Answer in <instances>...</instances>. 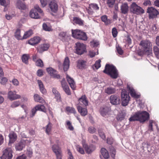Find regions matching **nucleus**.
I'll list each match as a JSON object with an SVG mask.
<instances>
[{"label": "nucleus", "mask_w": 159, "mask_h": 159, "mask_svg": "<svg viewBox=\"0 0 159 159\" xmlns=\"http://www.w3.org/2000/svg\"><path fill=\"white\" fill-rule=\"evenodd\" d=\"M110 103L113 105H117L120 104V100L119 96L116 95H111L110 98Z\"/></svg>", "instance_id": "4468645a"}, {"label": "nucleus", "mask_w": 159, "mask_h": 159, "mask_svg": "<svg viewBox=\"0 0 159 159\" xmlns=\"http://www.w3.org/2000/svg\"><path fill=\"white\" fill-rule=\"evenodd\" d=\"M7 81V79L6 77H2L1 79L0 83L1 84L4 85L5 84Z\"/></svg>", "instance_id": "774afa93"}, {"label": "nucleus", "mask_w": 159, "mask_h": 159, "mask_svg": "<svg viewBox=\"0 0 159 159\" xmlns=\"http://www.w3.org/2000/svg\"><path fill=\"white\" fill-rule=\"evenodd\" d=\"M89 7L94 10H98L99 9L98 5L95 3H91L89 5Z\"/></svg>", "instance_id": "49530a36"}, {"label": "nucleus", "mask_w": 159, "mask_h": 159, "mask_svg": "<svg viewBox=\"0 0 159 159\" xmlns=\"http://www.w3.org/2000/svg\"><path fill=\"white\" fill-rule=\"evenodd\" d=\"M149 118V114L146 111H139L132 116L129 118V121H139L144 122Z\"/></svg>", "instance_id": "f257e3e1"}, {"label": "nucleus", "mask_w": 159, "mask_h": 159, "mask_svg": "<svg viewBox=\"0 0 159 159\" xmlns=\"http://www.w3.org/2000/svg\"><path fill=\"white\" fill-rule=\"evenodd\" d=\"M98 133L100 137L103 140L106 138V136L102 130H99Z\"/></svg>", "instance_id": "680f3d73"}, {"label": "nucleus", "mask_w": 159, "mask_h": 159, "mask_svg": "<svg viewBox=\"0 0 159 159\" xmlns=\"http://www.w3.org/2000/svg\"><path fill=\"white\" fill-rule=\"evenodd\" d=\"M37 11L40 13L43 12L42 11L39 6L38 5H36L34 8L32 9L30 12V16L31 18L34 19L39 18V16L37 12Z\"/></svg>", "instance_id": "423d86ee"}, {"label": "nucleus", "mask_w": 159, "mask_h": 159, "mask_svg": "<svg viewBox=\"0 0 159 159\" xmlns=\"http://www.w3.org/2000/svg\"><path fill=\"white\" fill-rule=\"evenodd\" d=\"M76 149L78 152L81 154H83L84 153V152L83 149L80 145H77L76 146Z\"/></svg>", "instance_id": "3c124183"}, {"label": "nucleus", "mask_w": 159, "mask_h": 159, "mask_svg": "<svg viewBox=\"0 0 159 159\" xmlns=\"http://www.w3.org/2000/svg\"><path fill=\"white\" fill-rule=\"evenodd\" d=\"M40 40V39L39 37H34L29 40L28 43L32 45H34L39 43Z\"/></svg>", "instance_id": "4be33fe9"}, {"label": "nucleus", "mask_w": 159, "mask_h": 159, "mask_svg": "<svg viewBox=\"0 0 159 159\" xmlns=\"http://www.w3.org/2000/svg\"><path fill=\"white\" fill-rule=\"evenodd\" d=\"M53 152L55 153L57 159H61L62 155V152L58 145L54 144L52 146Z\"/></svg>", "instance_id": "9d476101"}, {"label": "nucleus", "mask_w": 159, "mask_h": 159, "mask_svg": "<svg viewBox=\"0 0 159 159\" xmlns=\"http://www.w3.org/2000/svg\"><path fill=\"white\" fill-rule=\"evenodd\" d=\"M35 64L37 66L40 67H42L43 66V62L40 59L36 61Z\"/></svg>", "instance_id": "6e6d98bb"}, {"label": "nucleus", "mask_w": 159, "mask_h": 159, "mask_svg": "<svg viewBox=\"0 0 159 159\" xmlns=\"http://www.w3.org/2000/svg\"><path fill=\"white\" fill-rule=\"evenodd\" d=\"M46 70L48 73L53 78L57 79L60 78V76L59 75L57 74V71L52 68H47Z\"/></svg>", "instance_id": "2eb2a0df"}, {"label": "nucleus", "mask_w": 159, "mask_h": 159, "mask_svg": "<svg viewBox=\"0 0 159 159\" xmlns=\"http://www.w3.org/2000/svg\"><path fill=\"white\" fill-rule=\"evenodd\" d=\"M129 10V7L127 3H122L120 7V10L121 12L123 14L128 13Z\"/></svg>", "instance_id": "412c9836"}, {"label": "nucleus", "mask_w": 159, "mask_h": 159, "mask_svg": "<svg viewBox=\"0 0 159 159\" xmlns=\"http://www.w3.org/2000/svg\"><path fill=\"white\" fill-rule=\"evenodd\" d=\"M82 143L86 153L88 154L91 153L95 149V147L93 145H91L88 146L86 143V141L84 139L82 140Z\"/></svg>", "instance_id": "f8f14e48"}, {"label": "nucleus", "mask_w": 159, "mask_h": 159, "mask_svg": "<svg viewBox=\"0 0 159 159\" xmlns=\"http://www.w3.org/2000/svg\"><path fill=\"white\" fill-rule=\"evenodd\" d=\"M67 36L66 33L64 32H61L59 33L58 38L62 41H65L66 40V38Z\"/></svg>", "instance_id": "37998d69"}, {"label": "nucleus", "mask_w": 159, "mask_h": 159, "mask_svg": "<svg viewBox=\"0 0 159 159\" xmlns=\"http://www.w3.org/2000/svg\"><path fill=\"white\" fill-rule=\"evenodd\" d=\"M101 60H98L95 62V64L93 66L95 67V68L97 69H98L101 66L100 64Z\"/></svg>", "instance_id": "052dcab7"}, {"label": "nucleus", "mask_w": 159, "mask_h": 159, "mask_svg": "<svg viewBox=\"0 0 159 159\" xmlns=\"http://www.w3.org/2000/svg\"><path fill=\"white\" fill-rule=\"evenodd\" d=\"M76 53L78 55H81L86 51V46L83 43H77L75 44Z\"/></svg>", "instance_id": "1a4fd4ad"}, {"label": "nucleus", "mask_w": 159, "mask_h": 159, "mask_svg": "<svg viewBox=\"0 0 159 159\" xmlns=\"http://www.w3.org/2000/svg\"><path fill=\"white\" fill-rule=\"evenodd\" d=\"M70 61L69 58L68 57L65 58L63 64V68L64 71H67L69 68L70 65Z\"/></svg>", "instance_id": "473e14b6"}, {"label": "nucleus", "mask_w": 159, "mask_h": 159, "mask_svg": "<svg viewBox=\"0 0 159 159\" xmlns=\"http://www.w3.org/2000/svg\"><path fill=\"white\" fill-rule=\"evenodd\" d=\"M9 4V1L7 0L6 1L5 0H0V4L5 7H6Z\"/></svg>", "instance_id": "864d4df0"}, {"label": "nucleus", "mask_w": 159, "mask_h": 159, "mask_svg": "<svg viewBox=\"0 0 159 159\" xmlns=\"http://www.w3.org/2000/svg\"><path fill=\"white\" fill-rule=\"evenodd\" d=\"M86 61L82 59H80L77 61V66L80 69H83L86 66Z\"/></svg>", "instance_id": "393cba45"}, {"label": "nucleus", "mask_w": 159, "mask_h": 159, "mask_svg": "<svg viewBox=\"0 0 159 159\" xmlns=\"http://www.w3.org/2000/svg\"><path fill=\"white\" fill-rule=\"evenodd\" d=\"M116 0H107V3L108 6L111 7L114 4Z\"/></svg>", "instance_id": "bf43d9fd"}, {"label": "nucleus", "mask_w": 159, "mask_h": 159, "mask_svg": "<svg viewBox=\"0 0 159 159\" xmlns=\"http://www.w3.org/2000/svg\"><path fill=\"white\" fill-rule=\"evenodd\" d=\"M43 29L46 31H51L52 30V28L49 26H48L46 24H43Z\"/></svg>", "instance_id": "5fc2aeb1"}, {"label": "nucleus", "mask_w": 159, "mask_h": 159, "mask_svg": "<svg viewBox=\"0 0 159 159\" xmlns=\"http://www.w3.org/2000/svg\"><path fill=\"white\" fill-rule=\"evenodd\" d=\"M40 91L43 94H45L46 93V89L44 88V86L41 80H38L37 81Z\"/></svg>", "instance_id": "a878e982"}, {"label": "nucleus", "mask_w": 159, "mask_h": 159, "mask_svg": "<svg viewBox=\"0 0 159 159\" xmlns=\"http://www.w3.org/2000/svg\"><path fill=\"white\" fill-rule=\"evenodd\" d=\"M20 104V102L19 101H15L12 103L11 107L12 108H15L18 107Z\"/></svg>", "instance_id": "4d7b16f0"}, {"label": "nucleus", "mask_w": 159, "mask_h": 159, "mask_svg": "<svg viewBox=\"0 0 159 159\" xmlns=\"http://www.w3.org/2000/svg\"><path fill=\"white\" fill-rule=\"evenodd\" d=\"M16 91H9L8 93V98L11 100L20 98V96L16 94Z\"/></svg>", "instance_id": "f3484780"}, {"label": "nucleus", "mask_w": 159, "mask_h": 159, "mask_svg": "<svg viewBox=\"0 0 159 159\" xmlns=\"http://www.w3.org/2000/svg\"><path fill=\"white\" fill-rule=\"evenodd\" d=\"M101 155L100 157L101 159H107L109 157V155L107 151L104 148H102L101 150Z\"/></svg>", "instance_id": "6ab92c4d"}, {"label": "nucleus", "mask_w": 159, "mask_h": 159, "mask_svg": "<svg viewBox=\"0 0 159 159\" xmlns=\"http://www.w3.org/2000/svg\"><path fill=\"white\" fill-rule=\"evenodd\" d=\"M49 7L51 11L56 12L57 10L58 6L57 3L54 1H52L49 4Z\"/></svg>", "instance_id": "5701e85b"}, {"label": "nucleus", "mask_w": 159, "mask_h": 159, "mask_svg": "<svg viewBox=\"0 0 159 159\" xmlns=\"http://www.w3.org/2000/svg\"><path fill=\"white\" fill-rule=\"evenodd\" d=\"M66 126L67 129L71 131H73L74 129V127L73 126L71 123L69 121H66Z\"/></svg>", "instance_id": "a18cd8bd"}, {"label": "nucleus", "mask_w": 159, "mask_h": 159, "mask_svg": "<svg viewBox=\"0 0 159 159\" xmlns=\"http://www.w3.org/2000/svg\"><path fill=\"white\" fill-rule=\"evenodd\" d=\"M103 72L108 75L113 79H116L118 76L117 70L113 65L106 64Z\"/></svg>", "instance_id": "7ed1b4c3"}, {"label": "nucleus", "mask_w": 159, "mask_h": 159, "mask_svg": "<svg viewBox=\"0 0 159 159\" xmlns=\"http://www.w3.org/2000/svg\"><path fill=\"white\" fill-rule=\"evenodd\" d=\"M52 125V124L49 122L45 127V131L48 135L50 134L51 133Z\"/></svg>", "instance_id": "4c0bfd02"}, {"label": "nucleus", "mask_w": 159, "mask_h": 159, "mask_svg": "<svg viewBox=\"0 0 159 159\" xmlns=\"http://www.w3.org/2000/svg\"><path fill=\"white\" fill-rule=\"evenodd\" d=\"M112 34L114 37H116L117 34V31L115 28H113L112 29Z\"/></svg>", "instance_id": "338daca9"}, {"label": "nucleus", "mask_w": 159, "mask_h": 159, "mask_svg": "<svg viewBox=\"0 0 159 159\" xmlns=\"http://www.w3.org/2000/svg\"><path fill=\"white\" fill-rule=\"evenodd\" d=\"M33 140V139L32 138L29 139H26L25 140L23 139L22 140V141H25L24 142V143L25 144V146L26 145H28L29 144L30 142L32 141Z\"/></svg>", "instance_id": "69168bd1"}, {"label": "nucleus", "mask_w": 159, "mask_h": 159, "mask_svg": "<svg viewBox=\"0 0 159 159\" xmlns=\"http://www.w3.org/2000/svg\"><path fill=\"white\" fill-rule=\"evenodd\" d=\"M101 19L102 21L104 22L106 25L109 24L111 23V20L109 19H107V16L106 15L102 16Z\"/></svg>", "instance_id": "79ce46f5"}, {"label": "nucleus", "mask_w": 159, "mask_h": 159, "mask_svg": "<svg viewBox=\"0 0 159 159\" xmlns=\"http://www.w3.org/2000/svg\"><path fill=\"white\" fill-rule=\"evenodd\" d=\"M66 78L71 88L73 90L75 89L76 86L75 82L73 78L70 77L67 74L66 75Z\"/></svg>", "instance_id": "aec40b11"}, {"label": "nucleus", "mask_w": 159, "mask_h": 159, "mask_svg": "<svg viewBox=\"0 0 159 159\" xmlns=\"http://www.w3.org/2000/svg\"><path fill=\"white\" fill-rule=\"evenodd\" d=\"M25 142L24 141L21 140L20 141L16 144L15 145V149L16 150L21 151L25 147V144L24 143Z\"/></svg>", "instance_id": "b1692460"}, {"label": "nucleus", "mask_w": 159, "mask_h": 159, "mask_svg": "<svg viewBox=\"0 0 159 159\" xmlns=\"http://www.w3.org/2000/svg\"><path fill=\"white\" fill-rule=\"evenodd\" d=\"M72 36L75 38L85 41L87 39V37L85 33L83 31L75 30H72Z\"/></svg>", "instance_id": "39448f33"}, {"label": "nucleus", "mask_w": 159, "mask_h": 159, "mask_svg": "<svg viewBox=\"0 0 159 159\" xmlns=\"http://www.w3.org/2000/svg\"><path fill=\"white\" fill-rule=\"evenodd\" d=\"M126 114V111L125 110L120 111L117 117V119L119 121L122 120L124 119Z\"/></svg>", "instance_id": "c85d7f7f"}, {"label": "nucleus", "mask_w": 159, "mask_h": 159, "mask_svg": "<svg viewBox=\"0 0 159 159\" xmlns=\"http://www.w3.org/2000/svg\"><path fill=\"white\" fill-rule=\"evenodd\" d=\"M16 5L17 7L20 9L25 10L26 9V6L23 3H22L21 1H18L17 2Z\"/></svg>", "instance_id": "c9c22d12"}, {"label": "nucleus", "mask_w": 159, "mask_h": 159, "mask_svg": "<svg viewBox=\"0 0 159 159\" xmlns=\"http://www.w3.org/2000/svg\"><path fill=\"white\" fill-rule=\"evenodd\" d=\"M34 101L36 102L42 103L45 102V101L38 94H34Z\"/></svg>", "instance_id": "72a5a7b5"}, {"label": "nucleus", "mask_w": 159, "mask_h": 159, "mask_svg": "<svg viewBox=\"0 0 159 159\" xmlns=\"http://www.w3.org/2000/svg\"><path fill=\"white\" fill-rule=\"evenodd\" d=\"M15 36L18 40H22L23 39L20 35V31L19 29H17L15 33Z\"/></svg>", "instance_id": "c03bdc74"}, {"label": "nucleus", "mask_w": 159, "mask_h": 159, "mask_svg": "<svg viewBox=\"0 0 159 159\" xmlns=\"http://www.w3.org/2000/svg\"><path fill=\"white\" fill-rule=\"evenodd\" d=\"M73 21L74 23L80 25H83V20L79 18L76 17H74L73 19Z\"/></svg>", "instance_id": "a19ab883"}, {"label": "nucleus", "mask_w": 159, "mask_h": 159, "mask_svg": "<svg viewBox=\"0 0 159 159\" xmlns=\"http://www.w3.org/2000/svg\"><path fill=\"white\" fill-rule=\"evenodd\" d=\"M79 103L80 105L83 104L86 106L88 105V102L85 95H83L79 99Z\"/></svg>", "instance_id": "bb28decb"}, {"label": "nucleus", "mask_w": 159, "mask_h": 159, "mask_svg": "<svg viewBox=\"0 0 159 159\" xmlns=\"http://www.w3.org/2000/svg\"><path fill=\"white\" fill-rule=\"evenodd\" d=\"M111 110L110 108L107 107H102L100 108V112L101 115L105 117L110 114Z\"/></svg>", "instance_id": "a211bd4d"}, {"label": "nucleus", "mask_w": 159, "mask_h": 159, "mask_svg": "<svg viewBox=\"0 0 159 159\" xmlns=\"http://www.w3.org/2000/svg\"><path fill=\"white\" fill-rule=\"evenodd\" d=\"M110 148L111 156L113 158H114L116 154V150L112 146H111Z\"/></svg>", "instance_id": "8fccbe9b"}, {"label": "nucleus", "mask_w": 159, "mask_h": 159, "mask_svg": "<svg viewBox=\"0 0 159 159\" xmlns=\"http://www.w3.org/2000/svg\"><path fill=\"white\" fill-rule=\"evenodd\" d=\"M52 92L53 94L54 95L55 98L56 99L57 101L60 102L61 100V96L60 93L57 91V89L55 88L52 89Z\"/></svg>", "instance_id": "2f4dec72"}, {"label": "nucleus", "mask_w": 159, "mask_h": 159, "mask_svg": "<svg viewBox=\"0 0 159 159\" xmlns=\"http://www.w3.org/2000/svg\"><path fill=\"white\" fill-rule=\"evenodd\" d=\"M10 140L9 144L13 143L16 139L17 135L14 133H11L9 135Z\"/></svg>", "instance_id": "7c9ffc66"}, {"label": "nucleus", "mask_w": 159, "mask_h": 159, "mask_svg": "<svg viewBox=\"0 0 159 159\" xmlns=\"http://www.w3.org/2000/svg\"><path fill=\"white\" fill-rule=\"evenodd\" d=\"M78 112L80 113L81 115L83 116H85L87 114L88 111L86 108H83L82 107L78 106L77 107Z\"/></svg>", "instance_id": "c756f323"}, {"label": "nucleus", "mask_w": 159, "mask_h": 159, "mask_svg": "<svg viewBox=\"0 0 159 159\" xmlns=\"http://www.w3.org/2000/svg\"><path fill=\"white\" fill-rule=\"evenodd\" d=\"M36 110L35 108L34 107L33 108L31 111L30 113V117H32L34 116L37 111Z\"/></svg>", "instance_id": "e2e57ef3"}, {"label": "nucleus", "mask_w": 159, "mask_h": 159, "mask_svg": "<svg viewBox=\"0 0 159 159\" xmlns=\"http://www.w3.org/2000/svg\"><path fill=\"white\" fill-rule=\"evenodd\" d=\"M49 47V45L48 44H43L41 45L38 48V51L39 52L47 50Z\"/></svg>", "instance_id": "cd10ccee"}, {"label": "nucleus", "mask_w": 159, "mask_h": 159, "mask_svg": "<svg viewBox=\"0 0 159 159\" xmlns=\"http://www.w3.org/2000/svg\"><path fill=\"white\" fill-rule=\"evenodd\" d=\"M30 56L28 54H23L22 57V61L25 64H28V59Z\"/></svg>", "instance_id": "ea45409f"}, {"label": "nucleus", "mask_w": 159, "mask_h": 159, "mask_svg": "<svg viewBox=\"0 0 159 159\" xmlns=\"http://www.w3.org/2000/svg\"><path fill=\"white\" fill-rule=\"evenodd\" d=\"M33 34V30H30L25 32L24 35L22 37V39H26L31 36Z\"/></svg>", "instance_id": "58836bf2"}, {"label": "nucleus", "mask_w": 159, "mask_h": 159, "mask_svg": "<svg viewBox=\"0 0 159 159\" xmlns=\"http://www.w3.org/2000/svg\"><path fill=\"white\" fill-rule=\"evenodd\" d=\"M127 89L131 96L135 98H138L140 96L139 93L137 92L132 87L127 85Z\"/></svg>", "instance_id": "ddd939ff"}, {"label": "nucleus", "mask_w": 159, "mask_h": 159, "mask_svg": "<svg viewBox=\"0 0 159 159\" xmlns=\"http://www.w3.org/2000/svg\"><path fill=\"white\" fill-rule=\"evenodd\" d=\"M90 45L92 47H97L99 45V42L96 40H93L90 42Z\"/></svg>", "instance_id": "603ef678"}, {"label": "nucleus", "mask_w": 159, "mask_h": 159, "mask_svg": "<svg viewBox=\"0 0 159 159\" xmlns=\"http://www.w3.org/2000/svg\"><path fill=\"white\" fill-rule=\"evenodd\" d=\"M121 98L122 105L123 106H126L128 105L130 100V97L126 92L124 91L121 93Z\"/></svg>", "instance_id": "6e6552de"}, {"label": "nucleus", "mask_w": 159, "mask_h": 159, "mask_svg": "<svg viewBox=\"0 0 159 159\" xmlns=\"http://www.w3.org/2000/svg\"><path fill=\"white\" fill-rule=\"evenodd\" d=\"M26 154L27 155L29 156L30 157H31L33 154L32 149L30 148L28 149L26 152Z\"/></svg>", "instance_id": "0e129e2a"}, {"label": "nucleus", "mask_w": 159, "mask_h": 159, "mask_svg": "<svg viewBox=\"0 0 159 159\" xmlns=\"http://www.w3.org/2000/svg\"><path fill=\"white\" fill-rule=\"evenodd\" d=\"M139 45L141 47V48L143 51L139 52L138 53L139 55L142 56L144 53L148 55L151 53L152 44L148 40L141 41Z\"/></svg>", "instance_id": "f03ea898"}, {"label": "nucleus", "mask_w": 159, "mask_h": 159, "mask_svg": "<svg viewBox=\"0 0 159 159\" xmlns=\"http://www.w3.org/2000/svg\"><path fill=\"white\" fill-rule=\"evenodd\" d=\"M61 85L63 90L68 95L71 94L69 86L67 84L64 79H63L61 82Z\"/></svg>", "instance_id": "dca6fc26"}, {"label": "nucleus", "mask_w": 159, "mask_h": 159, "mask_svg": "<svg viewBox=\"0 0 159 159\" xmlns=\"http://www.w3.org/2000/svg\"><path fill=\"white\" fill-rule=\"evenodd\" d=\"M149 125L148 128H149V129L150 131H152L153 129H152V125L153 124H154L156 126L157 128V125L156 123L154 121L152 120H150L149 121Z\"/></svg>", "instance_id": "de8ad7c7"}, {"label": "nucleus", "mask_w": 159, "mask_h": 159, "mask_svg": "<svg viewBox=\"0 0 159 159\" xmlns=\"http://www.w3.org/2000/svg\"><path fill=\"white\" fill-rule=\"evenodd\" d=\"M105 91L106 93L108 94H111L115 93L116 89L114 88L110 87L106 89Z\"/></svg>", "instance_id": "f704fd0d"}, {"label": "nucleus", "mask_w": 159, "mask_h": 159, "mask_svg": "<svg viewBox=\"0 0 159 159\" xmlns=\"http://www.w3.org/2000/svg\"><path fill=\"white\" fill-rule=\"evenodd\" d=\"M130 11L131 13L137 15H141L145 13L144 10L135 2L132 3L130 5Z\"/></svg>", "instance_id": "20e7f679"}, {"label": "nucleus", "mask_w": 159, "mask_h": 159, "mask_svg": "<svg viewBox=\"0 0 159 159\" xmlns=\"http://www.w3.org/2000/svg\"><path fill=\"white\" fill-rule=\"evenodd\" d=\"M96 130V129L93 126L89 127L88 128V132L92 134L95 133Z\"/></svg>", "instance_id": "13d9d810"}, {"label": "nucleus", "mask_w": 159, "mask_h": 159, "mask_svg": "<svg viewBox=\"0 0 159 159\" xmlns=\"http://www.w3.org/2000/svg\"><path fill=\"white\" fill-rule=\"evenodd\" d=\"M34 108L37 111H39L43 112H46V109L44 106L42 105L39 104L36 106Z\"/></svg>", "instance_id": "e433bc0d"}, {"label": "nucleus", "mask_w": 159, "mask_h": 159, "mask_svg": "<svg viewBox=\"0 0 159 159\" xmlns=\"http://www.w3.org/2000/svg\"><path fill=\"white\" fill-rule=\"evenodd\" d=\"M12 150L11 148H7L3 151V154L1 159H11L12 156Z\"/></svg>", "instance_id": "9b49d317"}, {"label": "nucleus", "mask_w": 159, "mask_h": 159, "mask_svg": "<svg viewBox=\"0 0 159 159\" xmlns=\"http://www.w3.org/2000/svg\"><path fill=\"white\" fill-rule=\"evenodd\" d=\"M147 12L148 14L150 19H153L157 17L159 14L158 11L153 7H148L147 10Z\"/></svg>", "instance_id": "0eeeda50"}, {"label": "nucleus", "mask_w": 159, "mask_h": 159, "mask_svg": "<svg viewBox=\"0 0 159 159\" xmlns=\"http://www.w3.org/2000/svg\"><path fill=\"white\" fill-rule=\"evenodd\" d=\"M66 110L67 112L70 113L75 114L76 112L75 109L72 107H67L66 108Z\"/></svg>", "instance_id": "09e8293b"}]
</instances>
